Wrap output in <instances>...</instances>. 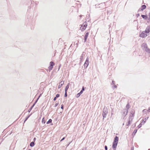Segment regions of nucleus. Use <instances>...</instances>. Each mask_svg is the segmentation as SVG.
<instances>
[{"instance_id": "obj_8", "label": "nucleus", "mask_w": 150, "mask_h": 150, "mask_svg": "<svg viewBox=\"0 0 150 150\" xmlns=\"http://www.w3.org/2000/svg\"><path fill=\"white\" fill-rule=\"evenodd\" d=\"M117 144V143L113 142L112 148L114 150H115L116 149Z\"/></svg>"}, {"instance_id": "obj_25", "label": "nucleus", "mask_w": 150, "mask_h": 150, "mask_svg": "<svg viewBox=\"0 0 150 150\" xmlns=\"http://www.w3.org/2000/svg\"><path fill=\"white\" fill-rule=\"evenodd\" d=\"M52 120L51 119H49L48 121H47L46 122L47 124H48L49 123H51L52 122Z\"/></svg>"}, {"instance_id": "obj_18", "label": "nucleus", "mask_w": 150, "mask_h": 150, "mask_svg": "<svg viewBox=\"0 0 150 150\" xmlns=\"http://www.w3.org/2000/svg\"><path fill=\"white\" fill-rule=\"evenodd\" d=\"M131 121V119H129L128 122L126 123V126H129L130 124Z\"/></svg>"}, {"instance_id": "obj_32", "label": "nucleus", "mask_w": 150, "mask_h": 150, "mask_svg": "<svg viewBox=\"0 0 150 150\" xmlns=\"http://www.w3.org/2000/svg\"><path fill=\"white\" fill-rule=\"evenodd\" d=\"M83 27H84L85 28H86V27L87 26V24L86 23H85H85H84L83 24Z\"/></svg>"}, {"instance_id": "obj_9", "label": "nucleus", "mask_w": 150, "mask_h": 150, "mask_svg": "<svg viewBox=\"0 0 150 150\" xmlns=\"http://www.w3.org/2000/svg\"><path fill=\"white\" fill-rule=\"evenodd\" d=\"M146 34L150 32V26H148L144 31Z\"/></svg>"}, {"instance_id": "obj_27", "label": "nucleus", "mask_w": 150, "mask_h": 150, "mask_svg": "<svg viewBox=\"0 0 150 150\" xmlns=\"http://www.w3.org/2000/svg\"><path fill=\"white\" fill-rule=\"evenodd\" d=\"M33 107H33V106L32 105L31 107L28 110V112H30V111H31V110H32V109H33Z\"/></svg>"}, {"instance_id": "obj_30", "label": "nucleus", "mask_w": 150, "mask_h": 150, "mask_svg": "<svg viewBox=\"0 0 150 150\" xmlns=\"http://www.w3.org/2000/svg\"><path fill=\"white\" fill-rule=\"evenodd\" d=\"M53 67L52 66H51L50 65V66L48 67V69H49V70H50V71L52 70L53 68Z\"/></svg>"}, {"instance_id": "obj_52", "label": "nucleus", "mask_w": 150, "mask_h": 150, "mask_svg": "<svg viewBox=\"0 0 150 150\" xmlns=\"http://www.w3.org/2000/svg\"><path fill=\"white\" fill-rule=\"evenodd\" d=\"M147 111L148 112H150V107L149 108L148 110H147Z\"/></svg>"}, {"instance_id": "obj_24", "label": "nucleus", "mask_w": 150, "mask_h": 150, "mask_svg": "<svg viewBox=\"0 0 150 150\" xmlns=\"http://www.w3.org/2000/svg\"><path fill=\"white\" fill-rule=\"evenodd\" d=\"M81 94L80 92L78 93L76 95V97L77 98H79Z\"/></svg>"}, {"instance_id": "obj_46", "label": "nucleus", "mask_w": 150, "mask_h": 150, "mask_svg": "<svg viewBox=\"0 0 150 150\" xmlns=\"http://www.w3.org/2000/svg\"><path fill=\"white\" fill-rule=\"evenodd\" d=\"M149 18H148V20L150 21V12L149 13Z\"/></svg>"}, {"instance_id": "obj_58", "label": "nucleus", "mask_w": 150, "mask_h": 150, "mask_svg": "<svg viewBox=\"0 0 150 150\" xmlns=\"http://www.w3.org/2000/svg\"><path fill=\"white\" fill-rule=\"evenodd\" d=\"M28 150H31L30 149H29Z\"/></svg>"}, {"instance_id": "obj_44", "label": "nucleus", "mask_w": 150, "mask_h": 150, "mask_svg": "<svg viewBox=\"0 0 150 150\" xmlns=\"http://www.w3.org/2000/svg\"><path fill=\"white\" fill-rule=\"evenodd\" d=\"M105 150H108V147L106 145L105 146Z\"/></svg>"}, {"instance_id": "obj_12", "label": "nucleus", "mask_w": 150, "mask_h": 150, "mask_svg": "<svg viewBox=\"0 0 150 150\" xmlns=\"http://www.w3.org/2000/svg\"><path fill=\"white\" fill-rule=\"evenodd\" d=\"M84 52H83L80 57V64L81 63V62L82 60L83 59V57L84 56Z\"/></svg>"}, {"instance_id": "obj_21", "label": "nucleus", "mask_w": 150, "mask_h": 150, "mask_svg": "<svg viewBox=\"0 0 150 150\" xmlns=\"http://www.w3.org/2000/svg\"><path fill=\"white\" fill-rule=\"evenodd\" d=\"M54 65V62H52V61H51L50 62V66H52L53 67Z\"/></svg>"}, {"instance_id": "obj_45", "label": "nucleus", "mask_w": 150, "mask_h": 150, "mask_svg": "<svg viewBox=\"0 0 150 150\" xmlns=\"http://www.w3.org/2000/svg\"><path fill=\"white\" fill-rule=\"evenodd\" d=\"M59 103H56L55 104V105H54V107H57V106L59 105Z\"/></svg>"}, {"instance_id": "obj_31", "label": "nucleus", "mask_w": 150, "mask_h": 150, "mask_svg": "<svg viewBox=\"0 0 150 150\" xmlns=\"http://www.w3.org/2000/svg\"><path fill=\"white\" fill-rule=\"evenodd\" d=\"M143 125L141 123L137 127L138 128H139L141 127L142 126V125Z\"/></svg>"}, {"instance_id": "obj_14", "label": "nucleus", "mask_w": 150, "mask_h": 150, "mask_svg": "<svg viewBox=\"0 0 150 150\" xmlns=\"http://www.w3.org/2000/svg\"><path fill=\"white\" fill-rule=\"evenodd\" d=\"M141 16L144 20H146L148 18L146 15H141Z\"/></svg>"}, {"instance_id": "obj_55", "label": "nucleus", "mask_w": 150, "mask_h": 150, "mask_svg": "<svg viewBox=\"0 0 150 150\" xmlns=\"http://www.w3.org/2000/svg\"><path fill=\"white\" fill-rule=\"evenodd\" d=\"M132 126H133V127H135V126H136V125H135V124H134V125H132Z\"/></svg>"}, {"instance_id": "obj_56", "label": "nucleus", "mask_w": 150, "mask_h": 150, "mask_svg": "<svg viewBox=\"0 0 150 150\" xmlns=\"http://www.w3.org/2000/svg\"><path fill=\"white\" fill-rule=\"evenodd\" d=\"M61 66V64H60V65L59 66L58 70H59V69H60V67Z\"/></svg>"}, {"instance_id": "obj_29", "label": "nucleus", "mask_w": 150, "mask_h": 150, "mask_svg": "<svg viewBox=\"0 0 150 150\" xmlns=\"http://www.w3.org/2000/svg\"><path fill=\"white\" fill-rule=\"evenodd\" d=\"M42 123L45 124V120L44 117L42 118Z\"/></svg>"}, {"instance_id": "obj_4", "label": "nucleus", "mask_w": 150, "mask_h": 150, "mask_svg": "<svg viewBox=\"0 0 150 150\" xmlns=\"http://www.w3.org/2000/svg\"><path fill=\"white\" fill-rule=\"evenodd\" d=\"M145 33H146L145 31H143L140 34L139 36L142 38H144L147 36V35L145 34Z\"/></svg>"}, {"instance_id": "obj_13", "label": "nucleus", "mask_w": 150, "mask_h": 150, "mask_svg": "<svg viewBox=\"0 0 150 150\" xmlns=\"http://www.w3.org/2000/svg\"><path fill=\"white\" fill-rule=\"evenodd\" d=\"M69 83H68L67 85L66 86L65 89V92H67V91L68 90L69 88Z\"/></svg>"}, {"instance_id": "obj_49", "label": "nucleus", "mask_w": 150, "mask_h": 150, "mask_svg": "<svg viewBox=\"0 0 150 150\" xmlns=\"http://www.w3.org/2000/svg\"><path fill=\"white\" fill-rule=\"evenodd\" d=\"M148 118L149 117H146L144 120L146 121V120L148 119Z\"/></svg>"}, {"instance_id": "obj_5", "label": "nucleus", "mask_w": 150, "mask_h": 150, "mask_svg": "<svg viewBox=\"0 0 150 150\" xmlns=\"http://www.w3.org/2000/svg\"><path fill=\"white\" fill-rule=\"evenodd\" d=\"M123 114H122V116L123 117V118L126 116L127 115L128 111L127 110L124 109Z\"/></svg>"}, {"instance_id": "obj_35", "label": "nucleus", "mask_w": 150, "mask_h": 150, "mask_svg": "<svg viewBox=\"0 0 150 150\" xmlns=\"http://www.w3.org/2000/svg\"><path fill=\"white\" fill-rule=\"evenodd\" d=\"M111 84L113 85H115V81L113 80H112V82L111 83Z\"/></svg>"}, {"instance_id": "obj_59", "label": "nucleus", "mask_w": 150, "mask_h": 150, "mask_svg": "<svg viewBox=\"0 0 150 150\" xmlns=\"http://www.w3.org/2000/svg\"><path fill=\"white\" fill-rule=\"evenodd\" d=\"M111 114L112 115V113H111Z\"/></svg>"}, {"instance_id": "obj_39", "label": "nucleus", "mask_w": 150, "mask_h": 150, "mask_svg": "<svg viewBox=\"0 0 150 150\" xmlns=\"http://www.w3.org/2000/svg\"><path fill=\"white\" fill-rule=\"evenodd\" d=\"M37 101H38L37 100H35V102L32 105V106H33V107H34V106H35V105L36 104V103H37Z\"/></svg>"}, {"instance_id": "obj_1", "label": "nucleus", "mask_w": 150, "mask_h": 150, "mask_svg": "<svg viewBox=\"0 0 150 150\" xmlns=\"http://www.w3.org/2000/svg\"><path fill=\"white\" fill-rule=\"evenodd\" d=\"M108 112V109L107 108L104 107L103 111V120H104L105 118L106 117V116Z\"/></svg>"}, {"instance_id": "obj_20", "label": "nucleus", "mask_w": 150, "mask_h": 150, "mask_svg": "<svg viewBox=\"0 0 150 150\" xmlns=\"http://www.w3.org/2000/svg\"><path fill=\"white\" fill-rule=\"evenodd\" d=\"M137 129H136L134 130L132 134V135H133V136L135 135L136 134V133L137 132Z\"/></svg>"}, {"instance_id": "obj_11", "label": "nucleus", "mask_w": 150, "mask_h": 150, "mask_svg": "<svg viewBox=\"0 0 150 150\" xmlns=\"http://www.w3.org/2000/svg\"><path fill=\"white\" fill-rule=\"evenodd\" d=\"M64 81H61L60 84L59 85L58 88H60L63 85V84H64Z\"/></svg>"}, {"instance_id": "obj_50", "label": "nucleus", "mask_w": 150, "mask_h": 150, "mask_svg": "<svg viewBox=\"0 0 150 150\" xmlns=\"http://www.w3.org/2000/svg\"><path fill=\"white\" fill-rule=\"evenodd\" d=\"M65 138V137H64L60 141H62L64 140Z\"/></svg>"}, {"instance_id": "obj_16", "label": "nucleus", "mask_w": 150, "mask_h": 150, "mask_svg": "<svg viewBox=\"0 0 150 150\" xmlns=\"http://www.w3.org/2000/svg\"><path fill=\"white\" fill-rule=\"evenodd\" d=\"M130 108V105L129 103L127 104L126 106V109H124V110H127L128 111V109Z\"/></svg>"}, {"instance_id": "obj_34", "label": "nucleus", "mask_w": 150, "mask_h": 150, "mask_svg": "<svg viewBox=\"0 0 150 150\" xmlns=\"http://www.w3.org/2000/svg\"><path fill=\"white\" fill-rule=\"evenodd\" d=\"M67 92H65V93H64V97H67Z\"/></svg>"}, {"instance_id": "obj_54", "label": "nucleus", "mask_w": 150, "mask_h": 150, "mask_svg": "<svg viewBox=\"0 0 150 150\" xmlns=\"http://www.w3.org/2000/svg\"><path fill=\"white\" fill-rule=\"evenodd\" d=\"M134 147L133 146L132 147L131 149V150H134Z\"/></svg>"}, {"instance_id": "obj_51", "label": "nucleus", "mask_w": 150, "mask_h": 150, "mask_svg": "<svg viewBox=\"0 0 150 150\" xmlns=\"http://www.w3.org/2000/svg\"><path fill=\"white\" fill-rule=\"evenodd\" d=\"M57 98L56 97H54L53 98V100L54 101H55L56 100V99H57Z\"/></svg>"}, {"instance_id": "obj_6", "label": "nucleus", "mask_w": 150, "mask_h": 150, "mask_svg": "<svg viewBox=\"0 0 150 150\" xmlns=\"http://www.w3.org/2000/svg\"><path fill=\"white\" fill-rule=\"evenodd\" d=\"M141 47L144 50L148 47L146 44L145 43H143L141 45Z\"/></svg>"}, {"instance_id": "obj_42", "label": "nucleus", "mask_w": 150, "mask_h": 150, "mask_svg": "<svg viewBox=\"0 0 150 150\" xmlns=\"http://www.w3.org/2000/svg\"><path fill=\"white\" fill-rule=\"evenodd\" d=\"M41 96V94H40L39 96L37 98V99L36 100H37L38 101V100L39 99V98L40 97V96Z\"/></svg>"}, {"instance_id": "obj_15", "label": "nucleus", "mask_w": 150, "mask_h": 150, "mask_svg": "<svg viewBox=\"0 0 150 150\" xmlns=\"http://www.w3.org/2000/svg\"><path fill=\"white\" fill-rule=\"evenodd\" d=\"M32 113H31L30 115H28L25 118V120L24 121V122H25L30 117V116L32 115Z\"/></svg>"}, {"instance_id": "obj_38", "label": "nucleus", "mask_w": 150, "mask_h": 150, "mask_svg": "<svg viewBox=\"0 0 150 150\" xmlns=\"http://www.w3.org/2000/svg\"><path fill=\"white\" fill-rule=\"evenodd\" d=\"M37 101H38L37 100H35V102L32 105V106H33V107H34V106H35V105L36 104V103H37Z\"/></svg>"}, {"instance_id": "obj_7", "label": "nucleus", "mask_w": 150, "mask_h": 150, "mask_svg": "<svg viewBox=\"0 0 150 150\" xmlns=\"http://www.w3.org/2000/svg\"><path fill=\"white\" fill-rule=\"evenodd\" d=\"M146 6L145 5H142L141 7V8H139L138 10V12H139V11H143L146 8Z\"/></svg>"}, {"instance_id": "obj_23", "label": "nucleus", "mask_w": 150, "mask_h": 150, "mask_svg": "<svg viewBox=\"0 0 150 150\" xmlns=\"http://www.w3.org/2000/svg\"><path fill=\"white\" fill-rule=\"evenodd\" d=\"M85 28L84 27L82 26H81L80 28V30H81L82 31H83V30H85Z\"/></svg>"}, {"instance_id": "obj_22", "label": "nucleus", "mask_w": 150, "mask_h": 150, "mask_svg": "<svg viewBox=\"0 0 150 150\" xmlns=\"http://www.w3.org/2000/svg\"><path fill=\"white\" fill-rule=\"evenodd\" d=\"M85 90V88L84 86H83L82 87V89L80 91V93H81V94H82V93H83V92Z\"/></svg>"}, {"instance_id": "obj_47", "label": "nucleus", "mask_w": 150, "mask_h": 150, "mask_svg": "<svg viewBox=\"0 0 150 150\" xmlns=\"http://www.w3.org/2000/svg\"><path fill=\"white\" fill-rule=\"evenodd\" d=\"M136 16H137V18L140 16V14L139 13H138L136 14Z\"/></svg>"}, {"instance_id": "obj_36", "label": "nucleus", "mask_w": 150, "mask_h": 150, "mask_svg": "<svg viewBox=\"0 0 150 150\" xmlns=\"http://www.w3.org/2000/svg\"><path fill=\"white\" fill-rule=\"evenodd\" d=\"M146 112H148L147 110H146V109H144L142 110L143 113H145Z\"/></svg>"}, {"instance_id": "obj_19", "label": "nucleus", "mask_w": 150, "mask_h": 150, "mask_svg": "<svg viewBox=\"0 0 150 150\" xmlns=\"http://www.w3.org/2000/svg\"><path fill=\"white\" fill-rule=\"evenodd\" d=\"M35 142H31L30 144V146L32 147H33L35 145Z\"/></svg>"}, {"instance_id": "obj_26", "label": "nucleus", "mask_w": 150, "mask_h": 150, "mask_svg": "<svg viewBox=\"0 0 150 150\" xmlns=\"http://www.w3.org/2000/svg\"><path fill=\"white\" fill-rule=\"evenodd\" d=\"M146 121L144 119H143L142 120V121L141 122V123L143 125H144L146 122Z\"/></svg>"}, {"instance_id": "obj_41", "label": "nucleus", "mask_w": 150, "mask_h": 150, "mask_svg": "<svg viewBox=\"0 0 150 150\" xmlns=\"http://www.w3.org/2000/svg\"><path fill=\"white\" fill-rule=\"evenodd\" d=\"M59 96H60V95H59V94H57L56 95V96H55V97H56L57 98H58L59 97Z\"/></svg>"}, {"instance_id": "obj_17", "label": "nucleus", "mask_w": 150, "mask_h": 150, "mask_svg": "<svg viewBox=\"0 0 150 150\" xmlns=\"http://www.w3.org/2000/svg\"><path fill=\"white\" fill-rule=\"evenodd\" d=\"M144 50L148 53H150V49L148 48V47L147 48H146V49H145V50Z\"/></svg>"}, {"instance_id": "obj_33", "label": "nucleus", "mask_w": 150, "mask_h": 150, "mask_svg": "<svg viewBox=\"0 0 150 150\" xmlns=\"http://www.w3.org/2000/svg\"><path fill=\"white\" fill-rule=\"evenodd\" d=\"M87 38V37L84 36V42H86Z\"/></svg>"}, {"instance_id": "obj_37", "label": "nucleus", "mask_w": 150, "mask_h": 150, "mask_svg": "<svg viewBox=\"0 0 150 150\" xmlns=\"http://www.w3.org/2000/svg\"><path fill=\"white\" fill-rule=\"evenodd\" d=\"M112 88L113 89H114L115 88H117V86L115 85H114V86H112Z\"/></svg>"}, {"instance_id": "obj_53", "label": "nucleus", "mask_w": 150, "mask_h": 150, "mask_svg": "<svg viewBox=\"0 0 150 150\" xmlns=\"http://www.w3.org/2000/svg\"><path fill=\"white\" fill-rule=\"evenodd\" d=\"M36 140V138L35 137H34L33 138V142H35V141Z\"/></svg>"}, {"instance_id": "obj_48", "label": "nucleus", "mask_w": 150, "mask_h": 150, "mask_svg": "<svg viewBox=\"0 0 150 150\" xmlns=\"http://www.w3.org/2000/svg\"><path fill=\"white\" fill-rule=\"evenodd\" d=\"M111 13L110 11H107V14H110Z\"/></svg>"}, {"instance_id": "obj_57", "label": "nucleus", "mask_w": 150, "mask_h": 150, "mask_svg": "<svg viewBox=\"0 0 150 150\" xmlns=\"http://www.w3.org/2000/svg\"><path fill=\"white\" fill-rule=\"evenodd\" d=\"M31 3L32 4V2H33V1H32V0H30Z\"/></svg>"}, {"instance_id": "obj_60", "label": "nucleus", "mask_w": 150, "mask_h": 150, "mask_svg": "<svg viewBox=\"0 0 150 150\" xmlns=\"http://www.w3.org/2000/svg\"><path fill=\"white\" fill-rule=\"evenodd\" d=\"M124 125V123H123V125Z\"/></svg>"}, {"instance_id": "obj_28", "label": "nucleus", "mask_w": 150, "mask_h": 150, "mask_svg": "<svg viewBox=\"0 0 150 150\" xmlns=\"http://www.w3.org/2000/svg\"><path fill=\"white\" fill-rule=\"evenodd\" d=\"M89 34V33L88 32H86V34L84 36L88 38V36Z\"/></svg>"}, {"instance_id": "obj_3", "label": "nucleus", "mask_w": 150, "mask_h": 150, "mask_svg": "<svg viewBox=\"0 0 150 150\" xmlns=\"http://www.w3.org/2000/svg\"><path fill=\"white\" fill-rule=\"evenodd\" d=\"M89 64V62L88 60V57H87L84 64V68L86 69L88 66Z\"/></svg>"}, {"instance_id": "obj_2", "label": "nucleus", "mask_w": 150, "mask_h": 150, "mask_svg": "<svg viewBox=\"0 0 150 150\" xmlns=\"http://www.w3.org/2000/svg\"><path fill=\"white\" fill-rule=\"evenodd\" d=\"M135 113V110L133 109H132L130 111V114L129 117V119H131V122L132 121V120L133 119V118L132 117H134Z\"/></svg>"}, {"instance_id": "obj_40", "label": "nucleus", "mask_w": 150, "mask_h": 150, "mask_svg": "<svg viewBox=\"0 0 150 150\" xmlns=\"http://www.w3.org/2000/svg\"><path fill=\"white\" fill-rule=\"evenodd\" d=\"M37 101H38L37 100H35V102L32 105V106H33V107H34V106H35V105L36 104V103H37Z\"/></svg>"}, {"instance_id": "obj_43", "label": "nucleus", "mask_w": 150, "mask_h": 150, "mask_svg": "<svg viewBox=\"0 0 150 150\" xmlns=\"http://www.w3.org/2000/svg\"><path fill=\"white\" fill-rule=\"evenodd\" d=\"M61 109H62V110L63 109H64V105H63L62 104L61 105Z\"/></svg>"}, {"instance_id": "obj_10", "label": "nucleus", "mask_w": 150, "mask_h": 150, "mask_svg": "<svg viewBox=\"0 0 150 150\" xmlns=\"http://www.w3.org/2000/svg\"><path fill=\"white\" fill-rule=\"evenodd\" d=\"M119 140V138L117 136H115L113 142L116 143H118Z\"/></svg>"}]
</instances>
